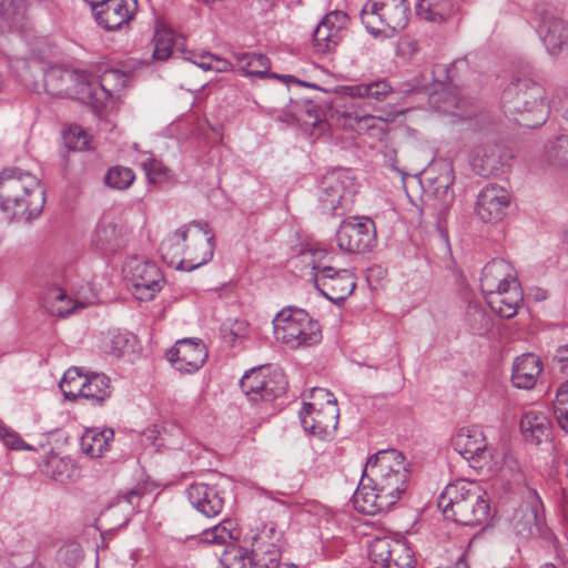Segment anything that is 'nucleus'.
I'll return each instance as SVG.
<instances>
[{"label":"nucleus","mask_w":568,"mask_h":568,"mask_svg":"<svg viewBox=\"0 0 568 568\" xmlns=\"http://www.w3.org/2000/svg\"><path fill=\"white\" fill-rule=\"evenodd\" d=\"M409 478L408 464L400 452H377L366 462L353 495L355 509L369 516L389 510L406 493Z\"/></svg>","instance_id":"obj_1"},{"label":"nucleus","mask_w":568,"mask_h":568,"mask_svg":"<svg viewBox=\"0 0 568 568\" xmlns=\"http://www.w3.org/2000/svg\"><path fill=\"white\" fill-rule=\"evenodd\" d=\"M45 190L32 173L19 168L0 173V209L11 219L32 221L43 211Z\"/></svg>","instance_id":"obj_2"},{"label":"nucleus","mask_w":568,"mask_h":568,"mask_svg":"<svg viewBox=\"0 0 568 568\" xmlns=\"http://www.w3.org/2000/svg\"><path fill=\"white\" fill-rule=\"evenodd\" d=\"M480 288L490 310L504 318H513L523 305L520 284L510 263L501 258L488 262L480 277Z\"/></svg>","instance_id":"obj_3"},{"label":"nucleus","mask_w":568,"mask_h":568,"mask_svg":"<svg viewBox=\"0 0 568 568\" xmlns=\"http://www.w3.org/2000/svg\"><path fill=\"white\" fill-rule=\"evenodd\" d=\"M437 506L445 518L464 526L481 525L489 516L487 493L478 483L465 479L448 484Z\"/></svg>","instance_id":"obj_4"},{"label":"nucleus","mask_w":568,"mask_h":568,"mask_svg":"<svg viewBox=\"0 0 568 568\" xmlns=\"http://www.w3.org/2000/svg\"><path fill=\"white\" fill-rule=\"evenodd\" d=\"M501 101L505 114L520 126L534 129L548 119L546 89L530 78L513 81L504 90Z\"/></svg>","instance_id":"obj_5"},{"label":"nucleus","mask_w":568,"mask_h":568,"mask_svg":"<svg viewBox=\"0 0 568 568\" xmlns=\"http://www.w3.org/2000/svg\"><path fill=\"white\" fill-rule=\"evenodd\" d=\"M174 247L185 255L179 267L193 271L212 260L215 248L214 234L206 222L193 221L169 235L160 246L162 252H170Z\"/></svg>","instance_id":"obj_6"},{"label":"nucleus","mask_w":568,"mask_h":568,"mask_svg":"<svg viewBox=\"0 0 568 568\" xmlns=\"http://www.w3.org/2000/svg\"><path fill=\"white\" fill-rule=\"evenodd\" d=\"M275 339L295 349L317 344L322 339V329L305 310L288 305L276 313L273 321Z\"/></svg>","instance_id":"obj_7"},{"label":"nucleus","mask_w":568,"mask_h":568,"mask_svg":"<svg viewBox=\"0 0 568 568\" xmlns=\"http://www.w3.org/2000/svg\"><path fill=\"white\" fill-rule=\"evenodd\" d=\"M408 19L406 0H368L361 10V21L374 37H389L403 30Z\"/></svg>","instance_id":"obj_8"},{"label":"nucleus","mask_w":568,"mask_h":568,"mask_svg":"<svg viewBox=\"0 0 568 568\" xmlns=\"http://www.w3.org/2000/svg\"><path fill=\"white\" fill-rule=\"evenodd\" d=\"M313 398L324 399L323 404L304 403L300 410V420L305 432L318 438L329 436L338 424V407L334 395L326 388L311 390Z\"/></svg>","instance_id":"obj_9"},{"label":"nucleus","mask_w":568,"mask_h":568,"mask_svg":"<svg viewBox=\"0 0 568 568\" xmlns=\"http://www.w3.org/2000/svg\"><path fill=\"white\" fill-rule=\"evenodd\" d=\"M357 193L354 174L346 169L326 172L318 184L317 201L325 213H333L338 207L347 206Z\"/></svg>","instance_id":"obj_10"},{"label":"nucleus","mask_w":568,"mask_h":568,"mask_svg":"<svg viewBox=\"0 0 568 568\" xmlns=\"http://www.w3.org/2000/svg\"><path fill=\"white\" fill-rule=\"evenodd\" d=\"M338 247L347 253L364 254L376 244L375 222L367 216H351L344 220L337 232Z\"/></svg>","instance_id":"obj_11"},{"label":"nucleus","mask_w":568,"mask_h":568,"mask_svg":"<svg viewBox=\"0 0 568 568\" xmlns=\"http://www.w3.org/2000/svg\"><path fill=\"white\" fill-rule=\"evenodd\" d=\"M240 387L253 403L272 402L285 393L287 382L280 371L268 373L263 367H256L242 376Z\"/></svg>","instance_id":"obj_12"},{"label":"nucleus","mask_w":568,"mask_h":568,"mask_svg":"<svg viewBox=\"0 0 568 568\" xmlns=\"http://www.w3.org/2000/svg\"><path fill=\"white\" fill-rule=\"evenodd\" d=\"M313 281L317 291L334 304L343 303L355 290L356 278L346 268L313 265Z\"/></svg>","instance_id":"obj_13"},{"label":"nucleus","mask_w":568,"mask_h":568,"mask_svg":"<svg viewBox=\"0 0 568 568\" xmlns=\"http://www.w3.org/2000/svg\"><path fill=\"white\" fill-rule=\"evenodd\" d=\"M123 272L134 287V295L141 301L153 300L164 283L158 265L139 257H130L124 264Z\"/></svg>","instance_id":"obj_14"},{"label":"nucleus","mask_w":568,"mask_h":568,"mask_svg":"<svg viewBox=\"0 0 568 568\" xmlns=\"http://www.w3.org/2000/svg\"><path fill=\"white\" fill-rule=\"evenodd\" d=\"M73 75L83 87L80 92L85 94L92 103L100 105L120 93L129 81L128 73L118 69H106L98 81L90 80L85 72H77Z\"/></svg>","instance_id":"obj_15"},{"label":"nucleus","mask_w":568,"mask_h":568,"mask_svg":"<svg viewBox=\"0 0 568 568\" xmlns=\"http://www.w3.org/2000/svg\"><path fill=\"white\" fill-rule=\"evenodd\" d=\"M537 34L550 55H558L568 48V21L555 9L537 13Z\"/></svg>","instance_id":"obj_16"},{"label":"nucleus","mask_w":568,"mask_h":568,"mask_svg":"<svg viewBox=\"0 0 568 568\" xmlns=\"http://www.w3.org/2000/svg\"><path fill=\"white\" fill-rule=\"evenodd\" d=\"M97 23L106 31L120 30L134 18L136 0H85Z\"/></svg>","instance_id":"obj_17"},{"label":"nucleus","mask_w":568,"mask_h":568,"mask_svg":"<svg viewBox=\"0 0 568 568\" xmlns=\"http://www.w3.org/2000/svg\"><path fill=\"white\" fill-rule=\"evenodd\" d=\"M349 18L341 10L324 16L313 32V45L317 52L333 51L346 36Z\"/></svg>","instance_id":"obj_18"},{"label":"nucleus","mask_w":568,"mask_h":568,"mask_svg":"<svg viewBox=\"0 0 568 568\" xmlns=\"http://www.w3.org/2000/svg\"><path fill=\"white\" fill-rule=\"evenodd\" d=\"M166 358L176 371L191 374L204 365L207 349L200 338H183L166 352Z\"/></svg>","instance_id":"obj_19"},{"label":"nucleus","mask_w":568,"mask_h":568,"mask_svg":"<svg viewBox=\"0 0 568 568\" xmlns=\"http://www.w3.org/2000/svg\"><path fill=\"white\" fill-rule=\"evenodd\" d=\"M191 505L205 517L219 516L226 500V489L220 483H193L186 489Z\"/></svg>","instance_id":"obj_20"},{"label":"nucleus","mask_w":568,"mask_h":568,"mask_svg":"<svg viewBox=\"0 0 568 568\" xmlns=\"http://www.w3.org/2000/svg\"><path fill=\"white\" fill-rule=\"evenodd\" d=\"M511 195L504 186L489 183L477 195L476 213L486 223H497L506 215Z\"/></svg>","instance_id":"obj_21"},{"label":"nucleus","mask_w":568,"mask_h":568,"mask_svg":"<svg viewBox=\"0 0 568 568\" xmlns=\"http://www.w3.org/2000/svg\"><path fill=\"white\" fill-rule=\"evenodd\" d=\"M509 159V152L505 148L497 143L487 142L474 148L470 155V165L476 174L490 178L503 172V168Z\"/></svg>","instance_id":"obj_22"},{"label":"nucleus","mask_w":568,"mask_h":568,"mask_svg":"<svg viewBox=\"0 0 568 568\" xmlns=\"http://www.w3.org/2000/svg\"><path fill=\"white\" fill-rule=\"evenodd\" d=\"M429 103L436 111L459 119H469L474 114L473 101L464 97L460 89L450 83L443 84L439 90L432 93Z\"/></svg>","instance_id":"obj_23"},{"label":"nucleus","mask_w":568,"mask_h":568,"mask_svg":"<svg viewBox=\"0 0 568 568\" xmlns=\"http://www.w3.org/2000/svg\"><path fill=\"white\" fill-rule=\"evenodd\" d=\"M454 449L465 459L479 463L489 457L484 432L477 427H463L453 438Z\"/></svg>","instance_id":"obj_24"},{"label":"nucleus","mask_w":568,"mask_h":568,"mask_svg":"<svg viewBox=\"0 0 568 568\" xmlns=\"http://www.w3.org/2000/svg\"><path fill=\"white\" fill-rule=\"evenodd\" d=\"M234 59L236 60V68L237 70L246 77H257V78H277L283 80L284 82H295L305 87H313L316 88V85L297 80L293 75H280L277 73H270L271 68V61L270 59L264 54H256V53H247V52H237L233 54Z\"/></svg>","instance_id":"obj_25"},{"label":"nucleus","mask_w":568,"mask_h":568,"mask_svg":"<svg viewBox=\"0 0 568 568\" xmlns=\"http://www.w3.org/2000/svg\"><path fill=\"white\" fill-rule=\"evenodd\" d=\"M540 505L541 501L537 493L529 490L527 500L516 509L510 520V525L517 535L528 537L538 530Z\"/></svg>","instance_id":"obj_26"},{"label":"nucleus","mask_w":568,"mask_h":568,"mask_svg":"<svg viewBox=\"0 0 568 568\" xmlns=\"http://www.w3.org/2000/svg\"><path fill=\"white\" fill-rule=\"evenodd\" d=\"M542 371V363L538 356L531 353L518 356L513 365L511 382L515 387L530 389Z\"/></svg>","instance_id":"obj_27"},{"label":"nucleus","mask_w":568,"mask_h":568,"mask_svg":"<svg viewBox=\"0 0 568 568\" xmlns=\"http://www.w3.org/2000/svg\"><path fill=\"white\" fill-rule=\"evenodd\" d=\"M520 432L526 442L539 445L550 438L551 423L545 413L528 410L520 419Z\"/></svg>","instance_id":"obj_28"},{"label":"nucleus","mask_w":568,"mask_h":568,"mask_svg":"<svg viewBox=\"0 0 568 568\" xmlns=\"http://www.w3.org/2000/svg\"><path fill=\"white\" fill-rule=\"evenodd\" d=\"M113 438L114 432L112 428L87 429L80 439L81 450L92 458L101 457L110 449V443Z\"/></svg>","instance_id":"obj_29"},{"label":"nucleus","mask_w":568,"mask_h":568,"mask_svg":"<svg viewBox=\"0 0 568 568\" xmlns=\"http://www.w3.org/2000/svg\"><path fill=\"white\" fill-rule=\"evenodd\" d=\"M342 92L351 98L384 101L392 92L390 84L385 80L342 87Z\"/></svg>","instance_id":"obj_30"},{"label":"nucleus","mask_w":568,"mask_h":568,"mask_svg":"<svg viewBox=\"0 0 568 568\" xmlns=\"http://www.w3.org/2000/svg\"><path fill=\"white\" fill-rule=\"evenodd\" d=\"M44 305L48 312L53 316L63 317L72 314L77 308H83L84 303L72 300L60 287H53L44 296Z\"/></svg>","instance_id":"obj_31"},{"label":"nucleus","mask_w":568,"mask_h":568,"mask_svg":"<svg viewBox=\"0 0 568 568\" xmlns=\"http://www.w3.org/2000/svg\"><path fill=\"white\" fill-rule=\"evenodd\" d=\"M121 236L122 233L116 223L104 216L98 223L92 241L102 250L115 251L120 246Z\"/></svg>","instance_id":"obj_32"},{"label":"nucleus","mask_w":568,"mask_h":568,"mask_svg":"<svg viewBox=\"0 0 568 568\" xmlns=\"http://www.w3.org/2000/svg\"><path fill=\"white\" fill-rule=\"evenodd\" d=\"M282 547L272 544H253L252 565L253 568H282L290 567L288 564H282Z\"/></svg>","instance_id":"obj_33"},{"label":"nucleus","mask_w":568,"mask_h":568,"mask_svg":"<svg viewBox=\"0 0 568 568\" xmlns=\"http://www.w3.org/2000/svg\"><path fill=\"white\" fill-rule=\"evenodd\" d=\"M112 394L111 381L104 374L92 373L82 389L81 397L102 404Z\"/></svg>","instance_id":"obj_34"},{"label":"nucleus","mask_w":568,"mask_h":568,"mask_svg":"<svg viewBox=\"0 0 568 568\" xmlns=\"http://www.w3.org/2000/svg\"><path fill=\"white\" fill-rule=\"evenodd\" d=\"M545 158L550 165L568 170V131L548 141L545 146Z\"/></svg>","instance_id":"obj_35"},{"label":"nucleus","mask_w":568,"mask_h":568,"mask_svg":"<svg viewBox=\"0 0 568 568\" xmlns=\"http://www.w3.org/2000/svg\"><path fill=\"white\" fill-rule=\"evenodd\" d=\"M416 12L422 19L443 22L452 12V3L448 0H419Z\"/></svg>","instance_id":"obj_36"},{"label":"nucleus","mask_w":568,"mask_h":568,"mask_svg":"<svg viewBox=\"0 0 568 568\" xmlns=\"http://www.w3.org/2000/svg\"><path fill=\"white\" fill-rule=\"evenodd\" d=\"M398 539L390 537H376L368 545V556L372 562L383 568L387 560L392 557V551Z\"/></svg>","instance_id":"obj_37"},{"label":"nucleus","mask_w":568,"mask_h":568,"mask_svg":"<svg viewBox=\"0 0 568 568\" xmlns=\"http://www.w3.org/2000/svg\"><path fill=\"white\" fill-rule=\"evenodd\" d=\"M88 377L89 375H83L78 367L69 368L60 383V388L64 396L69 399L81 397Z\"/></svg>","instance_id":"obj_38"},{"label":"nucleus","mask_w":568,"mask_h":568,"mask_svg":"<svg viewBox=\"0 0 568 568\" xmlns=\"http://www.w3.org/2000/svg\"><path fill=\"white\" fill-rule=\"evenodd\" d=\"M174 36L171 30H156L153 36V58L160 61L168 60L172 54Z\"/></svg>","instance_id":"obj_39"},{"label":"nucleus","mask_w":568,"mask_h":568,"mask_svg":"<svg viewBox=\"0 0 568 568\" xmlns=\"http://www.w3.org/2000/svg\"><path fill=\"white\" fill-rule=\"evenodd\" d=\"M135 180V174L129 168L113 166L108 170L104 182L108 186L115 190H126Z\"/></svg>","instance_id":"obj_40"},{"label":"nucleus","mask_w":568,"mask_h":568,"mask_svg":"<svg viewBox=\"0 0 568 568\" xmlns=\"http://www.w3.org/2000/svg\"><path fill=\"white\" fill-rule=\"evenodd\" d=\"M415 559L412 549L402 540H397L389 560L383 568H414Z\"/></svg>","instance_id":"obj_41"},{"label":"nucleus","mask_w":568,"mask_h":568,"mask_svg":"<svg viewBox=\"0 0 568 568\" xmlns=\"http://www.w3.org/2000/svg\"><path fill=\"white\" fill-rule=\"evenodd\" d=\"M552 406L559 427L568 434V381L557 389Z\"/></svg>","instance_id":"obj_42"},{"label":"nucleus","mask_w":568,"mask_h":568,"mask_svg":"<svg viewBox=\"0 0 568 568\" xmlns=\"http://www.w3.org/2000/svg\"><path fill=\"white\" fill-rule=\"evenodd\" d=\"M221 335L225 343L234 347L248 335V323L245 320H234L230 324H223Z\"/></svg>","instance_id":"obj_43"},{"label":"nucleus","mask_w":568,"mask_h":568,"mask_svg":"<svg viewBox=\"0 0 568 568\" xmlns=\"http://www.w3.org/2000/svg\"><path fill=\"white\" fill-rule=\"evenodd\" d=\"M64 145L70 151H85L89 149L88 133L80 125H71L63 133Z\"/></svg>","instance_id":"obj_44"},{"label":"nucleus","mask_w":568,"mask_h":568,"mask_svg":"<svg viewBox=\"0 0 568 568\" xmlns=\"http://www.w3.org/2000/svg\"><path fill=\"white\" fill-rule=\"evenodd\" d=\"M262 544H272L276 547H282L283 544V532L276 528V525L273 523L264 525L262 530L255 536L254 542L255 545Z\"/></svg>","instance_id":"obj_45"},{"label":"nucleus","mask_w":568,"mask_h":568,"mask_svg":"<svg viewBox=\"0 0 568 568\" xmlns=\"http://www.w3.org/2000/svg\"><path fill=\"white\" fill-rule=\"evenodd\" d=\"M221 568H253L250 557L240 550L226 551L220 560Z\"/></svg>","instance_id":"obj_46"},{"label":"nucleus","mask_w":568,"mask_h":568,"mask_svg":"<svg viewBox=\"0 0 568 568\" xmlns=\"http://www.w3.org/2000/svg\"><path fill=\"white\" fill-rule=\"evenodd\" d=\"M232 538L229 529L223 525H216L211 529H205L201 534V541L204 544L224 545Z\"/></svg>","instance_id":"obj_47"},{"label":"nucleus","mask_w":568,"mask_h":568,"mask_svg":"<svg viewBox=\"0 0 568 568\" xmlns=\"http://www.w3.org/2000/svg\"><path fill=\"white\" fill-rule=\"evenodd\" d=\"M83 557L82 548L78 544L65 545L59 550V559L67 567H75Z\"/></svg>","instance_id":"obj_48"},{"label":"nucleus","mask_w":568,"mask_h":568,"mask_svg":"<svg viewBox=\"0 0 568 568\" xmlns=\"http://www.w3.org/2000/svg\"><path fill=\"white\" fill-rule=\"evenodd\" d=\"M343 116L348 121L349 125H352V121L356 123V130L358 132L369 131L375 128L376 118L369 114H359L357 111H346L343 113Z\"/></svg>","instance_id":"obj_49"},{"label":"nucleus","mask_w":568,"mask_h":568,"mask_svg":"<svg viewBox=\"0 0 568 568\" xmlns=\"http://www.w3.org/2000/svg\"><path fill=\"white\" fill-rule=\"evenodd\" d=\"M65 75H68V73L63 72L60 69H51L47 71L43 77L44 88L47 92L52 95L62 94L64 90L60 88L55 82L62 81Z\"/></svg>","instance_id":"obj_50"},{"label":"nucleus","mask_w":568,"mask_h":568,"mask_svg":"<svg viewBox=\"0 0 568 568\" xmlns=\"http://www.w3.org/2000/svg\"><path fill=\"white\" fill-rule=\"evenodd\" d=\"M0 438L3 442V444L10 448V449H26V450H32L33 448L26 444L19 434L13 432L7 426L0 427Z\"/></svg>","instance_id":"obj_51"},{"label":"nucleus","mask_w":568,"mask_h":568,"mask_svg":"<svg viewBox=\"0 0 568 568\" xmlns=\"http://www.w3.org/2000/svg\"><path fill=\"white\" fill-rule=\"evenodd\" d=\"M143 169L152 182L168 175V169L158 160L149 159L143 163Z\"/></svg>","instance_id":"obj_52"},{"label":"nucleus","mask_w":568,"mask_h":568,"mask_svg":"<svg viewBox=\"0 0 568 568\" xmlns=\"http://www.w3.org/2000/svg\"><path fill=\"white\" fill-rule=\"evenodd\" d=\"M129 342L130 337L128 334H114L111 338V352L116 356L124 354Z\"/></svg>","instance_id":"obj_53"},{"label":"nucleus","mask_w":568,"mask_h":568,"mask_svg":"<svg viewBox=\"0 0 568 568\" xmlns=\"http://www.w3.org/2000/svg\"><path fill=\"white\" fill-rule=\"evenodd\" d=\"M557 108L562 116L568 120V89L560 88L556 91Z\"/></svg>","instance_id":"obj_54"},{"label":"nucleus","mask_w":568,"mask_h":568,"mask_svg":"<svg viewBox=\"0 0 568 568\" xmlns=\"http://www.w3.org/2000/svg\"><path fill=\"white\" fill-rule=\"evenodd\" d=\"M555 359L560 365L562 372H568V344L557 348Z\"/></svg>","instance_id":"obj_55"},{"label":"nucleus","mask_w":568,"mask_h":568,"mask_svg":"<svg viewBox=\"0 0 568 568\" xmlns=\"http://www.w3.org/2000/svg\"><path fill=\"white\" fill-rule=\"evenodd\" d=\"M143 489L141 487H135L122 495V498L124 501L129 503L130 505H136L138 500L143 496Z\"/></svg>","instance_id":"obj_56"},{"label":"nucleus","mask_w":568,"mask_h":568,"mask_svg":"<svg viewBox=\"0 0 568 568\" xmlns=\"http://www.w3.org/2000/svg\"><path fill=\"white\" fill-rule=\"evenodd\" d=\"M204 59H210L213 64H215V67H213V71H216V72H224V71H227L231 67V64L225 61V60H222V59H219V58H215L211 54H206L203 57Z\"/></svg>","instance_id":"obj_57"},{"label":"nucleus","mask_w":568,"mask_h":568,"mask_svg":"<svg viewBox=\"0 0 568 568\" xmlns=\"http://www.w3.org/2000/svg\"><path fill=\"white\" fill-rule=\"evenodd\" d=\"M203 57L204 55H202L200 58V61L195 62V64L202 68L203 70H212L213 67H215V64H213V62L210 59H204Z\"/></svg>","instance_id":"obj_58"},{"label":"nucleus","mask_w":568,"mask_h":568,"mask_svg":"<svg viewBox=\"0 0 568 568\" xmlns=\"http://www.w3.org/2000/svg\"><path fill=\"white\" fill-rule=\"evenodd\" d=\"M452 170L448 169V172L447 174L444 176V182H445V189L447 190L449 187V185L453 183V176H452Z\"/></svg>","instance_id":"obj_59"},{"label":"nucleus","mask_w":568,"mask_h":568,"mask_svg":"<svg viewBox=\"0 0 568 568\" xmlns=\"http://www.w3.org/2000/svg\"><path fill=\"white\" fill-rule=\"evenodd\" d=\"M562 511L564 515L568 521V496L565 497L564 504H562Z\"/></svg>","instance_id":"obj_60"},{"label":"nucleus","mask_w":568,"mask_h":568,"mask_svg":"<svg viewBox=\"0 0 568 568\" xmlns=\"http://www.w3.org/2000/svg\"><path fill=\"white\" fill-rule=\"evenodd\" d=\"M540 568H557V566L551 562H546L541 565Z\"/></svg>","instance_id":"obj_61"},{"label":"nucleus","mask_w":568,"mask_h":568,"mask_svg":"<svg viewBox=\"0 0 568 568\" xmlns=\"http://www.w3.org/2000/svg\"><path fill=\"white\" fill-rule=\"evenodd\" d=\"M564 467H565L566 476L568 477V456H567V457H566V459H565V465H564Z\"/></svg>","instance_id":"obj_62"},{"label":"nucleus","mask_w":568,"mask_h":568,"mask_svg":"<svg viewBox=\"0 0 568 568\" xmlns=\"http://www.w3.org/2000/svg\"><path fill=\"white\" fill-rule=\"evenodd\" d=\"M172 430L178 432L179 434H182V430L179 426H172Z\"/></svg>","instance_id":"obj_63"}]
</instances>
